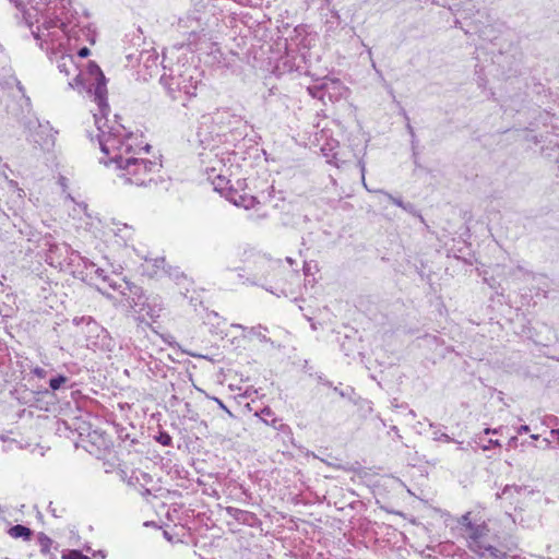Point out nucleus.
I'll return each instance as SVG.
<instances>
[{
	"mask_svg": "<svg viewBox=\"0 0 559 559\" xmlns=\"http://www.w3.org/2000/svg\"><path fill=\"white\" fill-rule=\"evenodd\" d=\"M97 128V140L104 156L100 162L118 171L124 183L138 187L146 186L160 169V164L140 155L147 153L150 145L145 144L142 134L128 132L126 128L115 122L109 126L106 117L93 114Z\"/></svg>",
	"mask_w": 559,
	"mask_h": 559,
	"instance_id": "obj_1",
	"label": "nucleus"
},
{
	"mask_svg": "<svg viewBox=\"0 0 559 559\" xmlns=\"http://www.w3.org/2000/svg\"><path fill=\"white\" fill-rule=\"evenodd\" d=\"M57 68L60 73L66 76L73 75V79L69 81V86L80 93H85L96 105L98 117H106L109 112V106L107 103V87L106 79L100 68L90 62L85 70H80L75 62V58L72 55L62 53L56 60Z\"/></svg>",
	"mask_w": 559,
	"mask_h": 559,
	"instance_id": "obj_2",
	"label": "nucleus"
},
{
	"mask_svg": "<svg viewBox=\"0 0 559 559\" xmlns=\"http://www.w3.org/2000/svg\"><path fill=\"white\" fill-rule=\"evenodd\" d=\"M92 271L104 283L119 293L121 300L126 301V306L131 308L134 313L139 314L142 321L148 318L153 321L157 320L164 310L163 299L157 295L144 296L141 287L129 283L124 278H111L103 267H97L94 263L90 264Z\"/></svg>",
	"mask_w": 559,
	"mask_h": 559,
	"instance_id": "obj_3",
	"label": "nucleus"
},
{
	"mask_svg": "<svg viewBox=\"0 0 559 559\" xmlns=\"http://www.w3.org/2000/svg\"><path fill=\"white\" fill-rule=\"evenodd\" d=\"M33 35L36 39L50 43L52 46H62L64 38L92 45L96 40L95 31L88 24L73 23L69 19L66 21L61 19L45 20L36 32L33 31Z\"/></svg>",
	"mask_w": 559,
	"mask_h": 559,
	"instance_id": "obj_4",
	"label": "nucleus"
},
{
	"mask_svg": "<svg viewBox=\"0 0 559 559\" xmlns=\"http://www.w3.org/2000/svg\"><path fill=\"white\" fill-rule=\"evenodd\" d=\"M199 82L198 70L192 67H180L160 78V83L173 99H178L181 93L188 98L195 96Z\"/></svg>",
	"mask_w": 559,
	"mask_h": 559,
	"instance_id": "obj_5",
	"label": "nucleus"
},
{
	"mask_svg": "<svg viewBox=\"0 0 559 559\" xmlns=\"http://www.w3.org/2000/svg\"><path fill=\"white\" fill-rule=\"evenodd\" d=\"M460 524L464 527V536L468 548L479 556L489 554L492 557L498 556V549L488 543L489 528L485 522H473L471 513L462 515Z\"/></svg>",
	"mask_w": 559,
	"mask_h": 559,
	"instance_id": "obj_6",
	"label": "nucleus"
},
{
	"mask_svg": "<svg viewBox=\"0 0 559 559\" xmlns=\"http://www.w3.org/2000/svg\"><path fill=\"white\" fill-rule=\"evenodd\" d=\"M235 159V153L219 146L211 148L209 152L201 153V160L207 178H212L213 174L228 173V170L234 168Z\"/></svg>",
	"mask_w": 559,
	"mask_h": 559,
	"instance_id": "obj_7",
	"label": "nucleus"
},
{
	"mask_svg": "<svg viewBox=\"0 0 559 559\" xmlns=\"http://www.w3.org/2000/svg\"><path fill=\"white\" fill-rule=\"evenodd\" d=\"M96 236L103 238L104 240H108L109 238L114 237L118 246H127L128 242L132 240L133 231L132 228L127 224L112 221L105 226V229L102 231V234Z\"/></svg>",
	"mask_w": 559,
	"mask_h": 559,
	"instance_id": "obj_8",
	"label": "nucleus"
},
{
	"mask_svg": "<svg viewBox=\"0 0 559 559\" xmlns=\"http://www.w3.org/2000/svg\"><path fill=\"white\" fill-rule=\"evenodd\" d=\"M225 198L236 206L243 207L246 210L252 209L258 203L254 197L245 192H239L235 189H229L226 192Z\"/></svg>",
	"mask_w": 559,
	"mask_h": 559,
	"instance_id": "obj_9",
	"label": "nucleus"
},
{
	"mask_svg": "<svg viewBox=\"0 0 559 559\" xmlns=\"http://www.w3.org/2000/svg\"><path fill=\"white\" fill-rule=\"evenodd\" d=\"M324 94L330 100H338L348 95V88L338 80H330L324 84Z\"/></svg>",
	"mask_w": 559,
	"mask_h": 559,
	"instance_id": "obj_10",
	"label": "nucleus"
},
{
	"mask_svg": "<svg viewBox=\"0 0 559 559\" xmlns=\"http://www.w3.org/2000/svg\"><path fill=\"white\" fill-rule=\"evenodd\" d=\"M233 175H234V171H233V169H230V170H228V173L224 171V173L213 174L212 178H209V180L212 181V183L214 186V190L219 192L223 197H225L226 192L229 189H233L229 186V182H230L229 177H231Z\"/></svg>",
	"mask_w": 559,
	"mask_h": 559,
	"instance_id": "obj_11",
	"label": "nucleus"
},
{
	"mask_svg": "<svg viewBox=\"0 0 559 559\" xmlns=\"http://www.w3.org/2000/svg\"><path fill=\"white\" fill-rule=\"evenodd\" d=\"M213 124V117L211 115H203L200 119V126L198 128V136L202 144L207 143L211 139L212 131L209 129Z\"/></svg>",
	"mask_w": 559,
	"mask_h": 559,
	"instance_id": "obj_12",
	"label": "nucleus"
},
{
	"mask_svg": "<svg viewBox=\"0 0 559 559\" xmlns=\"http://www.w3.org/2000/svg\"><path fill=\"white\" fill-rule=\"evenodd\" d=\"M39 132L45 134V139H35V142L38 143L44 148H50L55 143V138L52 134V130L48 124H38Z\"/></svg>",
	"mask_w": 559,
	"mask_h": 559,
	"instance_id": "obj_13",
	"label": "nucleus"
},
{
	"mask_svg": "<svg viewBox=\"0 0 559 559\" xmlns=\"http://www.w3.org/2000/svg\"><path fill=\"white\" fill-rule=\"evenodd\" d=\"M8 534L15 539L22 538L24 540H28L31 539L33 532L28 527L17 524L10 527Z\"/></svg>",
	"mask_w": 559,
	"mask_h": 559,
	"instance_id": "obj_14",
	"label": "nucleus"
},
{
	"mask_svg": "<svg viewBox=\"0 0 559 559\" xmlns=\"http://www.w3.org/2000/svg\"><path fill=\"white\" fill-rule=\"evenodd\" d=\"M374 192L383 194L388 200H390L393 204L396 206L403 209L406 212H412L413 205L411 203H404L401 198H395L392 194L383 191V190H376Z\"/></svg>",
	"mask_w": 559,
	"mask_h": 559,
	"instance_id": "obj_15",
	"label": "nucleus"
},
{
	"mask_svg": "<svg viewBox=\"0 0 559 559\" xmlns=\"http://www.w3.org/2000/svg\"><path fill=\"white\" fill-rule=\"evenodd\" d=\"M38 544H39L41 554H44V555L50 554V548L52 546L51 538H49L47 535L40 533L38 535Z\"/></svg>",
	"mask_w": 559,
	"mask_h": 559,
	"instance_id": "obj_16",
	"label": "nucleus"
},
{
	"mask_svg": "<svg viewBox=\"0 0 559 559\" xmlns=\"http://www.w3.org/2000/svg\"><path fill=\"white\" fill-rule=\"evenodd\" d=\"M261 418L262 420L267 424V425H271L272 427L274 428H277V423H278V419L274 417V414L273 412L271 411V408L269 407H265L261 411Z\"/></svg>",
	"mask_w": 559,
	"mask_h": 559,
	"instance_id": "obj_17",
	"label": "nucleus"
},
{
	"mask_svg": "<svg viewBox=\"0 0 559 559\" xmlns=\"http://www.w3.org/2000/svg\"><path fill=\"white\" fill-rule=\"evenodd\" d=\"M7 182V188L9 191L13 192L16 194V197L20 199V200H23L24 197H25V192L23 189H21L17 185L16 181L12 180V179H8L5 180Z\"/></svg>",
	"mask_w": 559,
	"mask_h": 559,
	"instance_id": "obj_18",
	"label": "nucleus"
},
{
	"mask_svg": "<svg viewBox=\"0 0 559 559\" xmlns=\"http://www.w3.org/2000/svg\"><path fill=\"white\" fill-rule=\"evenodd\" d=\"M68 378L66 376L59 374L55 378H51L49 381V386L52 391L59 390L64 383L68 382Z\"/></svg>",
	"mask_w": 559,
	"mask_h": 559,
	"instance_id": "obj_19",
	"label": "nucleus"
},
{
	"mask_svg": "<svg viewBox=\"0 0 559 559\" xmlns=\"http://www.w3.org/2000/svg\"><path fill=\"white\" fill-rule=\"evenodd\" d=\"M62 559H90L83 555L80 550H69L62 554Z\"/></svg>",
	"mask_w": 559,
	"mask_h": 559,
	"instance_id": "obj_20",
	"label": "nucleus"
},
{
	"mask_svg": "<svg viewBox=\"0 0 559 559\" xmlns=\"http://www.w3.org/2000/svg\"><path fill=\"white\" fill-rule=\"evenodd\" d=\"M156 440L157 442H159L160 444L163 445H171V437L167 433V432H160L157 437H156Z\"/></svg>",
	"mask_w": 559,
	"mask_h": 559,
	"instance_id": "obj_21",
	"label": "nucleus"
},
{
	"mask_svg": "<svg viewBox=\"0 0 559 559\" xmlns=\"http://www.w3.org/2000/svg\"><path fill=\"white\" fill-rule=\"evenodd\" d=\"M433 440L436 441H443V442H452L454 441L449 435L444 432L433 431Z\"/></svg>",
	"mask_w": 559,
	"mask_h": 559,
	"instance_id": "obj_22",
	"label": "nucleus"
},
{
	"mask_svg": "<svg viewBox=\"0 0 559 559\" xmlns=\"http://www.w3.org/2000/svg\"><path fill=\"white\" fill-rule=\"evenodd\" d=\"M32 373L39 378V379H44L47 377L48 372L46 369L41 368V367H35L32 369Z\"/></svg>",
	"mask_w": 559,
	"mask_h": 559,
	"instance_id": "obj_23",
	"label": "nucleus"
},
{
	"mask_svg": "<svg viewBox=\"0 0 559 559\" xmlns=\"http://www.w3.org/2000/svg\"><path fill=\"white\" fill-rule=\"evenodd\" d=\"M501 443L498 439H489L487 444L481 445L484 451H488L491 447H500Z\"/></svg>",
	"mask_w": 559,
	"mask_h": 559,
	"instance_id": "obj_24",
	"label": "nucleus"
},
{
	"mask_svg": "<svg viewBox=\"0 0 559 559\" xmlns=\"http://www.w3.org/2000/svg\"><path fill=\"white\" fill-rule=\"evenodd\" d=\"M502 429H503V427H502V426H500V427H498V428H485V429H484V433H485V435H490V433L499 435V433H501V432H502Z\"/></svg>",
	"mask_w": 559,
	"mask_h": 559,
	"instance_id": "obj_25",
	"label": "nucleus"
},
{
	"mask_svg": "<svg viewBox=\"0 0 559 559\" xmlns=\"http://www.w3.org/2000/svg\"><path fill=\"white\" fill-rule=\"evenodd\" d=\"M260 329H261L260 326H259V328H251V329H250V333H251L252 335H255V336H258L259 338H261V340H264V341H265V340H266V337H265L264 335H262V334H261Z\"/></svg>",
	"mask_w": 559,
	"mask_h": 559,
	"instance_id": "obj_26",
	"label": "nucleus"
},
{
	"mask_svg": "<svg viewBox=\"0 0 559 559\" xmlns=\"http://www.w3.org/2000/svg\"><path fill=\"white\" fill-rule=\"evenodd\" d=\"M9 169V166L7 164H1L0 165V175L5 179L8 180L9 179V176L7 174V170Z\"/></svg>",
	"mask_w": 559,
	"mask_h": 559,
	"instance_id": "obj_27",
	"label": "nucleus"
},
{
	"mask_svg": "<svg viewBox=\"0 0 559 559\" xmlns=\"http://www.w3.org/2000/svg\"><path fill=\"white\" fill-rule=\"evenodd\" d=\"M215 402L218 404V406L224 409L229 416H233L231 412L227 408V406L221 401L219 399L215 397Z\"/></svg>",
	"mask_w": 559,
	"mask_h": 559,
	"instance_id": "obj_28",
	"label": "nucleus"
},
{
	"mask_svg": "<svg viewBox=\"0 0 559 559\" xmlns=\"http://www.w3.org/2000/svg\"><path fill=\"white\" fill-rule=\"evenodd\" d=\"M90 55V49L87 47H82L79 51H78V57L80 58H85Z\"/></svg>",
	"mask_w": 559,
	"mask_h": 559,
	"instance_id": "obj_29",
	"label": "nucleus"
},
{
	"mask_svg": "<svg viewBox=\"0 0 559 559\" xmlns=\"http://www.w3.org/2000/svg\"><path fill=\"white\" fill-rule=\"evenodd\" d=\"M516 431H518V433H520V435H521V433H526V432H528V431H530V426H527V425H522V426H520V427L518 428V430H516Z\"/></svg>",
	"mask_w": 559,
	"mask_h": 559,
	"instance_id": "obj_30",
	"label": "nucleus"
},
{
	"mask_svg": "<svg viewBox=\"0 0 559 559\" xmlns=\"http://www.w3.org/2000/svg\"><path fill=\"white\" fill-rule=\"evenodd\" d=\"M516 442H518V437H511L508 441V448H514L516 447Z\"/></svg>",
	"mask_w": 559,
	"mask_h": 559,
	"instance_id": "obj_31",
	"label": "nucleus"
},
{
	"mask_svg": "<svg viewBox=\"0 0 559 559\" xmlns=\"http://www.w3.org/2000/svg\"><path fill=\"white\" fill-rule=\"evenodd\" d=\"M550 433L559 440V429H552Z\"/></svg>",
	"mask_w": 559,
	"mask_h": 559,
	"instance_id": "obj_32",
	"label": "nucleus"
},
{
	"mask_svg": "<svg viewBox=\"0 0 559 559\" xmlns=\"http://www.w3.org/2000/svg\"><path fill=\"white\" fill-rule=\"evenodd\" d=\"M453 442H455L457 444V449L459 450H462V451L465 450V448L463 447V442L462 441L454 440Z\"/></svg>",
	"mask_w": 559,
	"mask_h": 559,
	"instance_id": "obj_33",
	"label": "nucleus"
},
{
	"mask_svg": "<svg viewBox=\"0 0 559 559\" xmlns=\"http://www.w3.org/2000/svg\"><path fill=\"white\" fill-rule=\"evenodd\" d=\"M234 328H238V329H241V330H246V328L241 324H233Z\"/></svg>",
	"mask_w": 559,
	"mask_h": 559,
	"instance_id": "obj_34",
	"label": "nucleus"
},
{
	"mask_svg": "<svg viewBox=\"0 0 559 559\" xmlns=\"http://www.w3.org/2000/svg\"><path fill=\"white\" fill-rule=\"evenodd\" d=\"M12 443H15V441H14V440H11V441H10V444H9L8 447H5V448H4V451H8L9 449H11V444H12Z\"/></svg>",
	"mask_w": 559,
	"mask_h": 559,
	"instance_id": "obj_35",
	"label": "nucleus"
},
{
	"mask_svg": "<svg viewBox=\"0 0 559 559\" xmlns=\"http://www.w3.org/2000/svg\"><path fill=\"white\" fill-rule=\"evenodd\" d=\"M539 436L538 435H531V439L533 440H538Z\"/></svg>",
	"mask_w": 559,
	"mask_h": 559,
	"instance_id": "obj_36",
	"label": "nucleus"
},
{
	"mask_svg": "<svg viewBox=\"0 0 559 559\" xmlns=\"http://www.w3.org/2000/svg\"><path fill=\"white\" fill-rule=\"evenodd\" d=\"M362 180L365 179V166L361 165Z\"/></svg>",
	"mask_w": 559,
	"mask_h": 559,
	"instance_id": "obj_37",
	"label": "nucleus"
},
{
	"mask_svg": "<svg viewBox=\"0 0 559 559\" xmlns=\"http://www.w3.org/2000/svg\"><path fill=\"white\" fill-rule=\"evenodd\" d=\"M544 444H546V447H549L550 441L548 439H544Z\"/></svg>",
	"mask_w": 559,
	"mask_h": 559,
	"instance_id": "obj_38",
	"label": "nucleus"
},
{
	"mask_svg": "<svg viewBox=\"0 0 559 559\" xmlns=\"http://www.w3.org/2000/svg\"><path fill=\"white\" fill-rule=\"evenodd\" d=\"M321 150H322L323 154H324L325 156H328V154L325 153V150H326V148H325V147H322Z\"/></svg>",
	"mask_w": 559,
	"mask_h": 559,
	"instance_id": "obj_39",
	"label": "nucleus"
},
{
	"mask_svg": "<svg viewBox=\"0 0 559 559\" xmlns=\"http://www.w3.org/2000/svg\"><path fill=\"white\" fill-rule=\"evenodd\" d=\"M329 162H330V163H333V164H334V166H337V167H338V164H337L336 162H334V160H329Z\"/></svg>",
	"mask_w": 559,
	"mask_h": 559,
	"instance_id": "obj_40",
	"label": "nucleus"
},
{
	"mask_svg": "<svg viewBox=\"0 0 559 559\" xmlns=\"http://www.w3.org/2000/svg\"><path fill=\"white\" fill-rule=\"evenodd\" d=\"M287 261L292 264L293 263V259L290 258H287Z\"/></svg>",
	"mask_w": 559,
	"mask_h": 559,
	"instance_id": "obj_41",
	"label": "nucleus"
},
{
	"mask_svg": "<svg viewBox=\"0 0 559 559\" xmlns=\"http://www.w3.org/2000/svg\"><path fill=\"white\" fill-rule=\"evenodd\" d=\"M1 164H3V163H2V158L0 157V165H1Z\"/></svg>",
	"mask_w": 559,
	"mask_h": 559,
	"instance_id": "obj_42",
	"label": "nucleus"
}]
</instances>
